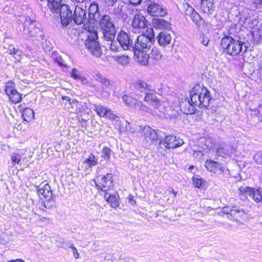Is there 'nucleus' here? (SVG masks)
Instances as JSON below:
<instances>
[{"mask_svg":"<svg viewBox=\"0 0 262 262\" xmlns=\"http://www.w3.org/2000/svg\"><path fill=\"white\" fill-rule=\"evenodd\" d=\"M124 6V3L122 1H119L117 6H115L114 8V13L115 14L118 16L121 15L123 13V8Z\"/></svg>","mask_w":262,"mask_h":262,"instance_id":"43","label":"nucleus"},{"mask_svg":"<svg viewBox=\"0 0 262 262\" xmlns=\"http://www.w3.org/2000/svg\"><path fill=\"white\" fill-rule=\"evenodd\" d=\"M147 23L145 17L140 14H136L131 19V25L134 28H144L147 26Z\"/></svg>","mask_w":262,"mask_h":262,"instance_id":"20","label":"nucleus"},{"mask_svg":"<svg viewBox=\"0 0 262 262\" xmlns=\"http://www.w3.org/2000/svg\"><path fill=\"white\" fill-rule=\"evenodd\" d=\"M62 99L63 100H67L68 101H70V98L68 96H64V97H62Z\"/></svg>","mask_w":262,"mask_h":262,"instance_id":"62","label":"nucleus"},{"mask_svg":"<svg viewBox=\"0 0 262 262\" xmlns=\"http://www.w3.org/2000/svg\"><path fill=\"white\" fill-rule=\"evenodd\" d=\"M69 248H71L73 250V256L76 258L77 259L79 257V254L76 248V247L74 246L73 244H70V245L69 246Z\"/></svg>","mask_w":262,"mask_h":262,"instance_id":"49","label":"nucleus"},{"mask_svg":"<svg viewBox=\"0 0 262 262\" xmlns=\"http://www.w3.org/2000/svg\"><path fill=\"white\" fill-rule=\"evenodd\" d=\"M70 244H71V243L70 242H64L62 243L63 245H64L65 246H66L67 247H68L69 248V246L70 245Z\"/></svg>","mask_w":262,"mask_h":262,"instance_id":"61","label":"nucleus"},{"mask_svg":"<svg viewBox=\"0 0 262 262\" xmlns=\"http://www.w3.org/2000/svg\"><path fill=\"white\" fill-rule=\"evenodd\" d=\"M8 262H25L24 260L21 259H16L14 260H11L9 261Z\"/></svg>","mask_w":262,"mask_h":262,"instance_id":"60","label":"nucleus"},{"mask_svg":"<svg viewBox=\"0 0 262 262\" xmlns=\"http://www.w3.org/2000/svg\"><path fill=\"white\" fill-rule=\"evenodd\" d=\"M135 93L139 97H142L148 92H155L152 86L146 82L141 80H138L134 85Z\"/></svg>","mask_w":262,"mask_h":262,"instance_id":"13","label":"nucleus"},{"mask_svg":"<svg viewBox=\"0 0 262 262\" xmlns=\"http://www.w3.org/2000/svg\"><path fill=\"white\" fill-rule=\"evenodd\" d=\"M149 56L150 59H153L156 61L160 60L163 57L162 53L160 51L159 49L156 47L152 48L151 52Z\"/></svg>","mask_w":262,"mask_h":262,"instance_id":"32","label":"nucleus"},{"mask_svg":"<svg viewBox=\"0 0 262 262\" xmlns=\"http://www.w3.org/2000/svg\"><path fill=\"white\" fill-rule=\"evenodd\" d=\"M104 117L111 120H115L117 118H118V117L114 114L113 111L108 108H107V110L106 111L105 114V116Z\"/></svg>","mask_w":262,"mask_h":262,"instance_id":"45","label":"nucleus"},{"mask_svg":"<svg viewBox=\"0 0 262 262\" xmlns=\"http://www.w3.org/2000/svg\"><path fill=\"white\" fill-rule=\"evenodd\" d=\"M115 58V60L122 65H126L129 62V58L127 55L117 56Z\"/></svg>","mask_w":262,"mask_h":262,"instance_id":"40","label":"nucleus"},{"mask_svg":"<svg viewBox=\"0 0 262 262\" xmlns=\"http://www.w3.org/2000/svg\"><path fill=\"white\" fill-rule=\"evenodd\" d=\"M8 52L10 54H15L16 52H17V50H16L15 48H13L11 49H9L8 50Z\"/></svg>","mask_w":262,"mask_h":262,"instance_id":"56","label":"nucleus"},{"mask_svg":"<svg viewBox=\"0 0 262 262\" xmlns=\"http://www.w3.org/2000/svg\"><path fill=\"white\" fill-rule=\"evenodd\" d=\"M152 26L160 30H170L171 24L167 21L162 18H154L152 21Z\"/></svg>","mask_w":262,"mask_h":262,"instance_id":"25","label":"nucleus"},{"mask_svg":"<svg viewBox=\"0 0 262 262\" xmlns=\"http://www.w3.org/2000/svg\"><path fill=\"white\" fill-rule=\"evenodd\" d=\"M94 110L96 112L98 115L101 117L105 116V114L107 110L108 107H105L100 104H95Z\"/></svg>","mask_w":262,"mask_h":262,"instance_id":"38","label":"nucleus"},{"mask_svg":"<svg viewBox=\"0 0 262 262\" xmlns=\"http://www.w3.org/2000/svg\"><path fill=\"white\" fill-rule=\"evenodd\" d=\"M140 111H141L142 113H144V112H149L150 110L147 106L143 104L141 106V108L140 109Z\"/></svg>","mask_w":262,"mask_h":262,"instance_id":"54","label":"nucleus"},{"mask_svg":"<svg viewBox=\"0 0 262 262\" xmlns=\"http://www.w3.org/2000/svg\"><path fill=\"white\" fill-rule=\"evenodd\" d=\"M252 35L254 41L256 43H258L262 40V28L254 29L253 31L252 32Z\"/></svg>","mask_w":262,"mask_h":262,"instance_id":"35","label":"nucleus"},{"mask_svg":"<svg viewBox=\"0 0 262 262\" xmlns=\"http://www.w3.org/2000/svg\"><path fill=\"white\" fill-rule=\"evenodd\" d=\"M71 2L74 3L75 6L76 5H79L81 6V5H83V3L85 2V0H70Z\"/></svg>","mask_w":262,"mask_h":262,"instance_id":"50","label":"nucleus"},{"mask_svg":"<svg viewBox=\"0 0 262 262\" xmlns=\"http://www.w3.org/2000/svg\"><path fill=\"white\" fill-rule=\"evenodd\" d=\"M209 42L208 38L207 37H205L204 36H202V38L201 40V43L203 44L204 46H207Z\"/></svg>","mask_w":262,"mask_h":262,"instance_id":"53","label":"nucleus"},{"mask_svg":"<svg viewBox=\"0 0 262 262\" xmlns=\"http://www.w3.org/2000/svg\"><path fill=\"white\" fill-rule=\"evenodd\" d=\"M87 39L85 41V43L87 42H91L92 41H96L98 39L97 31L93 28H89L86 32Z\"/></svg>","mask_w":262,"mask_h":262,"instance_id":"30","label":"nucleus"},{"mask_svg":"<svg viewBox=\"0 0 262 262\" xmlns=\"http://www.w3.org/2000/svg\"><path fill=\"white\" fill-rule=\"evenodd\" d=\"M98 163V158L93 154H91L82 163V166L85 168H91Z\"/></svg>","mask_w":262,"mask_h":262,"instance_id":"28","label":"nucleus"},{"mask_svg":"<svg viewBox=\"0 0 262 262\" xmlns=\"http://www.w3.org/2000/svg\"><path fill=\"white\" fill-rule=\"evenodd\" d=\"M21 156L19 154H14L11 156V160L14 164H18L20 161Z\"/></svg>","mask_w":262,"mask_h":262,"instance_id":"48","label":"nucleus"},{"mask_svg":"<svg viewBox=\"0 0 262 262\" xmlns=\"http://www.w3.org/2000/svg\"><path fill=\"white\" fill-rule=\"evenodd\" d=\"M205 166L206 168L211 172L215 174H221L224 171V167L222 164L213 160H206Z\"/></svg>","mask_w":262,"mask_h":262,"instance_id":"18","label":"nucleus"},{"mask_svg":"<svg viewBox=\"0 0 262 262\" xmlns=\"http://www.w3.org/2000/svg\"><path fill=\"white\" fill-rule=\"evenodd\" d=\"M142 0H129V3L133 5H138L142 2Z\"/></svg>","mask_w":262,"mask_h":262,"instance_id":"55","label":"nucleus"},{"mask_svg":"<svg viewBox=\"0 0 262 262\" xmlns=\"http://www.w3.org/2000/svg\"><path fill=\"white\" fill-rule=\"evenodd\" d=\"M37 188V192L39 195H42L45 200L42 201L41 206L39 209L42 211H45V209H50L55 206V201L52 197V192L50 186L48 183L40 184Z\"/></svg>","mask_w":262,"mask_h":262,"instance_id":"6","label":"nucleus"},{"mask_svg":"<svg viewBox=\"0 0 262 262\" xmlns=\"http://www.w3.org/2000/svg\"><path fill=\"white\" fill-rule=\"evenodd\" d=\"M61 23L63 26H67L74 20L73 13L70 7L67 5H62L59 10Z\"/></svg>","mask_w":262,"mask_h":262,"instance_id":"12","label":"nucleus"},{"mask_svg":"<svg viewBox=\"0 0 262 262\" xmlns=\"http://www.w3.org/2000/svg\"><path fill=\"white\" fill-rule=\"evenodd\" d=\"M153 29H148L146 32L139 35L134 40L133 51L146 52L148 51L155 42Z\"/></svg>","mask_w":262,"mask_h":262,"instance_id":"3","label":"nucleus"},{"mask_svg":"<svg viewBox=\"0 0 262 262\" xmlns=\"http://www.w3.org/2000/svg\"><path fill=\"white\" fill-rule=\"evenodd\" d=\"M147 12L151 16L164 17L167 14L166 7L159 4L158 0H144Z\"/></svg>","mask_w":262,"mask_h":262,"instance_id":"7","label":"nucleus"},{"mask_svg":"<svg viewBox=\"0 0 262 262\" xmlns=\"http://www.w3.org/2000/svg\"><path fill=\"white\" fill-rule=\"evenodd\" d=\"M71 76L72 77H73L75 79L79 80L82 83H86L87 82L86 78L85 77L81 76L80 75L79 71L76 68H74L72 69V72L71 74Z\"/></svg>","mask_w":262,"mask_h":262,"instance_id":"37","label":"nucleus"},{"mask_svg":"<svg viewBox=\"0 0 262 262\" xmlns=\"http://www.w3.org/2000/svg\"><path fill=\"white\" fill-rule=\"evenodd\" d=\"M183 7L185 9L184 13L186 16H189L190 17L194 14V13L196 12L193 8L189 5L188 4H184L183 5Z\"/></svg>","mask_w":262,"mask_h":262,"instance_id":"42","label":"nucleus"},{"mask_svg":"<svg viewBox=\"0 0 262 262\" xmlns=\"http://www.w3.org/2000/svg\"><path fill=\"white\" fill-rule=\"evenodd\" d=\"M246 214L244 209L234 206L230 210V212L227 213V217L231 220L239 221L244 219Z\"/></svg>","mask_w":262,"mask_h":262,"instance_id":"17","label":"nucleus"},{"mask_svg":"<svg viewBox=\"0 0 262 262\" xmlns=\"http://www.w3.org/2000/svg\"><path fill=\"white\" fill-rule=\"evenodd\" d=\"M116 2H117V0H109L108 1V5L109 6L113 5Z\"/></svg>","mask_w":262,"mask_h":262,"instance_id":"57","label":"nucleus"},{"mask_svg":"<svg viewBox=\"0 0 262 262\" xmlns=\"http://www.w3.org/2000/svg\"><path fill=\"white\" fill-rule=\"evenodd\" d=\"M99 25L103 38L106 40H114L116 30L111 17L107 15H103L100 18Z\"/></svg>","mask_w":262,"mask_h":262,"instance_id":"5","label":"nucleus"},{"mask_svg":"<svg viewBox=\"0 0 262 262\" xmlns=\"http://www.w3.org/2000/svg\"><path fill=\"white\" fill-rule=\"evenodd\" d=\"M117 39L123 50L133 51L135 40L133 36H130L124 31H121L117 34Z\"/></svg>","mask_w":262,"mask_h":262,"instance_id":"8","label":"nucleus"},{"mask_svg":"<svg viewBox=\"0 0 262 262\" xmlns=\"http://www.w3.org/2000/svg\"><path fill=\"white\" fill-rule=\"evenodd\" d=\"M157 38L161 46L166 47L170 43L172 37L168 32L163 31L158 34Z\"/></svg>","mask_w":262,"mask_h":262,"instance_id":"22","label":"nucleus"},{"mask_svg":"<svg viewBox=\"0 0 262 262\" xmlns=\"http://www.w3.org/2000/svg\"><path fill=\"white\" fill-rule=\"evenodd\" d=\"M105 200L111 204L112 207L116 208L119 205L118 199L115 195H111L108 193L105 192L104 195Z\"/></svg>","mask_w":262,"mask_h":262,"instance_id":"31","label":"nucleus"},{"mask_svg":"<svg viewBox=\"0 0 262 262\" xmlns=\"http://www.w3.org/2000/svg\"><path fill=\"white\" fill-rule=\"evenodd\" d=\"M144 100L148 104L154 106L156 108H158L160 105L161 102L156 97V95L152 92H148L145 95Z\"/></svg>","mask_w":262,"mask_h":262,"instance_id":"24","label":"nucleus"},{"mask_svg":"<svg viewBox=\"0 0 262 262\" xmlns=\"http://www.w3.org/2000/svg\"><path fill=\"white\" fill-rule=\"evenodd\" d=\"M46 2L48 3L49 8L53 12H57V10L60 9L61 5L60 0H47Z\"/></svg>","mask_w":262,"mask_h":262,"instance_id":"33","label":"nucleus"},{"mask_svg":"<svg viewBox=\"0 0 262 262\" xmlns=\"http://www.w3.org/2000/svg\"><path fill=\"white\" fill-rule=\"evenodd\" d=\"M140 132L144 135L145 140L148 145L154 144L159 139L160 132V130L153 129L148 126L141 127Z\"/></svg>","mask_w":262,"mask_h":262,"instance_id":"11","label":"nucleus"},{"mask_svg":"<svg viewBox=\"0 0 262 262\" xmlns=\"http://www.w3.org/2000/svg\"><path fill=\"white\" fill-rule=\"evenodd\" d=\"M85 46L93 55L97 57H100L102 55V51L98 41H92L90 43L88 42L87 43H85Z\"/></svg>","mask_w":262,"mask_h":262,"instance_id":"19","label":"nucleus"},{"mask_svg":"<svg viewBox=\"0 0 262 262\" xmlns=\"http://www.w3.org/2000/svg\"><path fill=\"white\" fill-rule=\"evenodd\" d=\"M22 115L24 120L28 122L34 118V113L32 109L27 107L24 110Z\"/></svg>","mask_w":262,"mask_h":262,"instance_id":"34","label":"nucleus"},{"mask_svg":"<svg viewBox=\"0 0 262 262\" xmlns=\"http://www.w3.org/2000/svg\"><path fill=\"white\" fill-rule=\"evenodd\" d=\"M190 19L199 28L202 29L206 26V23L197 12L190 17Z\"/></svg>","mask_w":262,"mask_h":262,"instance_id":"29","label":"nucleus"},{"mask_svg":"<svg viewBox=\"0 0 262 262\" xmlns=\"http://www.w3.org/2000/svg\"><path fill=\"white\" fill-rule=\"evenodd\" d=\"M95 78L96 81L100 82L103 85V88H101L98 90V92L102 94L105 93L107 95H108L109 94L108 91H110L113 87V83L111 81L106 77L100 73L96 74Z\"/></svg>","mask_w":262,"mask_h":262,"instance_id":"16","label":"nucleus"},{"mask_svg":"<svg viewBox=\"0 0 262 262\" xmlns=\"http://www.w3.org/2000/svg\"><path fill=\"white\" fill-rule=\"evenodd\" d=\"M86 4L81 5V6L76 5L73 13L74 21L75 24L79 25L84 23L87 20L86 14L85 9Z\"/></svg>","mask_w":262,"mask_h":262,"instance_id":"14","label":"nucleus"},{"mask_svg":"<svg viewBox=\"0 0 262 262\" xmlns=\"http://www.w3.org/2000/svg\"><path fill=\"white\" fill-rule=\"evenodd\" d=\"M69 103L70 104H78V102L76 99H70V101H69Z\"/></svg>","mask_w":262,"mask_h":262,"instance_id":"59","label":"nucleus"},{"mask_svg":"<svg viewBox=\"0 0 262 262\" xmlns=\"http://www.w3.org/2000/svg\"><path fill=\"white\" fill-rule=\"evenodd\" d=\"M258 2H259L260 3H262V0H257Z\"/></svg>","mask_w":262,"mask_h":262,"instance_id":"64","label":"nucleus"},{"mask_svg":"<svg viewBox=\"0 0 262 262\" xmlns=\"http://www.w3.org/2000/svg\"><path fill=\"white\" fill-rule=\"evenodd\" d=\"M110 41H111L110 45V50L113 52H119L120 47L117 44V42L114 41V40Z\"/></svg>","mask_w":262,"mask_h":262,"instance_id":"46","label":"nucleus"},{"mask_svg":"<svg viewBox=\"0 0 262 262\" xmlns=\"http://www.w3.org/2000/svg\"><path fill=\"white\" fill-rule=\"evenodd\" d=\"M250 198L257 203L260 202L262 201V195L260 188L256 189L253 188Z\"/></svg>","mask_w":262,"mask_h":262,"instance_id":"36","label":"nucleus"},{"mask_svg":"<svg viewBox=\"0 0 262 262\" xmlns=\"http://www.w3.org/2000/svg\"><path fill=\"white\" fill-rule=\"evenodd\" d=\"M88 21H91L92 20H96L100 17V12L99 11L98 5L96 3H92L90 4L88 9Z\"/></svg>","mask_w":262,"mask_h":262,"instance_id":"23","label":"nucleus"},{"mask_svg":"<svg viewBox=\"0 0 262 262\" xmlns=\"http://www.w3.org/2000/svg\"><path fill=\"white\" fill-rule=\"evenodd\" d=\"M142 58L140 59V56L138 57L139 58V61L141 62V64L143 65H146L148 63L149 60H151L150 58L149 57V54H142L141 57Z\"/></svg>","mask_w":262,"mask_h":262,"instance_id":"44","label":"nucleus"},{"mask_svg":"<svg viewBox=\"0 0 262 262\" xmlns=\"http://www.w3.org/2000/svg\"><path fill=\"white\" fill-rule=\"evenodd\" d=\"M234 149L232 146L229 144H221L216 150V154L218 156L226 157H231L233 154Z\"/></svg>","mask_w":262,"mask_h":262,"instance_id":"21","label":"nucleus"},{"mask_svg":"<svg viewBox=\"0 0 262 262\" xmlns=\"http://www.w3.org/2000/svg\"><path fill=\"white\" fill-rule=\"evenodd\" d=\"M252 187H250L246 186H240L238 189V196L242 200H245L248 199L249 196L250 198L251 195L252 190Z\"/></svg>","mask_w":262,"mask_h":262,"instance_id":"26","label":"nucleus"},{"mask_svg":"<svg viewBox=\"0 0 262 262\" xmlns=\"http://www.w3.org/2000/svg\"><path fill=\"white\" fill-rule=\"evenodd\" d=\"M112 150L111 148L105 146L101 150V157L104 159L105 160L108 161L110 160Z\"/></svg>","mask_w":262,"mask_h":262,"instance_id":"41","label":"nucleus"},{"mask_svg":"<svg viewBox=\"0 0 262 262\" xmlns=\"http://www.w3.org/2000/svg\"><path fill=\"white\" fill-rule=\"evenodd\" d=\"M5 91L9 100L13 103H17L21 101V94L16 90L14 82L12 81L7 82L5 84Z\"/></svg>","mask_w":262,"mask_h":262,"instance_id":"10","label":"nucleus"},{"mask_svg":"<svg viewBox=\"0 0 262 262\" xmlns=\"http://www.w3.org/2000/svg\"><path fill=\"white\" fill-rule=\"evenodd\" d=\"M213 4L214 0H201L200 8L204 13H210Z\"/></svg>","mask_w":262,"mask_h":262,"instance_id":"27","label":"nucleus"},{"mask_svg":"<svg viewBox=\"0 0 262 262\" xmlns=\"http://www.w3.org/2000/svg\"><path fill=\"white\" fill-rule=\"evenodd\" d=\"M171 192L173 194V196L176 197L177 195V192L174 191H171Z\"/></svg>","mask_w":262,"mask_h":262,"instance_id":"63","label":"nucleus"},{"mask_svg":"<svg viewBox=\"0 0 262 262\" xmlns=\"http://www.w3.org/2000/svg\"><path fill=\"white\" fill-rule=\"evenodd\" d=\"M36 25V22L30 17L21 16L18 20L17 28L23 34L28 36L35 37L41 32Z\"/></svg>","mask_w":262,"mask_h":262,"instance_id":"4","label":"nucleus"},{"mask_svg":"<svg viewBox=\"0 0 262 262\" xmlns=\"http://www.w3.org/2000/svg\"><path fill=\"white\" fill-rule=\"evenodd\" d=\"M190 100L182 102L180 107L185 114H192L196 111L195 106L206 108L212 100L210 92L203 85L197 84L191 89L189 92Z\"/></svg>","mask_w":262,"mask_h":262,"instance_id":"1","label":"nucleus"},{"mask_svg":"<svg viewBox=\"0 0 262 262\" xmlns=\"http://www.w3.org/2000/svg\"><path fill=\"white\" fill-rule=\"evenodd\" d=\"M257 161L260 164H262V153L259 156H258L257 158Z\"/></svg>","mask_w":262,"mask_h":262,"instance_id":"58","label":"nucleus"},{"mask_svg":"<svg viewBox=\"0 0 262 262\" xmlns=\"http://www.w3.org/2000/svg\"><path fill=\"white\" fill-rule=\"evenodd\" d=\"M122 99L125 104L128 106L133 107L134 104L136 103V99L127 95H124L122 97Z\"/></svg>","mask_w":262,"mask_h":262,"instance_id":"39","label":"nucleus"},{"mask_svg":"<svg viewBox=\"0 0 262 262\" xmlns=\"http://www.w3.org/2000/svg\"><path fill=\"white\" fill-rule=\"evenodd\" d=\"M221 47L224 53L232 56L243 55L247 51V46L244 42L235 40L227 35L221 40Z\"/></svg>","mask_w":262,"mask_h":262,"instance_id":"2","label":"nucleus"},{"mask_svg":"<svg viewBox=\"0 0 262 262\" xmlns=\"http://www.w3.org/2000/svg\"><path fill=\"white\" fill-rule=\"evenodd\" d=\"M96 184L98 188L102 191H106L108 190L113 186L112 174L108 173L101 179L98 178Z\"/></svg>","mask_w":262,"mask_h":262,"instance_id":"15","label":"nucleus"},{"mask_svg":"<svg viewBox=\"0 0 262 262\" xmlns=\"http://www.w3.org/2000/svg\"><path fill=\"white\" fill-rule=\"evenodd\" d=\"M192 181L193 185L196 188H200L204 182L202 179L196 177H193L192 178Z\"/></svg>","mask_w":262,"mask_h":262,"instance_id":"47","label":"nucleus"},{"mask_svg":"<svg viewBox=\"0 0 262 262\" xmlns=\"http://www.w3.org/2000/svg\"><path fill=\"white\" fill-rule=\"evenodd\" d=\"M184 144L182 139L173 135H168L161 141L158 145L160 148L164 146L166 148H175L182 146Z\"/></svg>","mask_w":262,"mask_h":262,"instance_id":"9","label":"nucleus"},{"mask_svg":"<svg viewBox=\"0 0 262 262\" xmlns=\"http://www.w3.org/2000/svg\"><path fill=\"white\" fill-rule=\"evenodd\" d=\"M143 104L141 101H138L137 100H136V104H134L133 106L135 109L140 111V109L141 108V106Z\"/></svg>","mask_w":262,"mask_h":262,"instance_id":"51","label":"nucleus"},{"mask_svg":"<svg viewBox=\"0 0 262 262\" xmlns=\"http://www.w3.org/2000/svg\"><path fill=\"white\" fill-rule=\"evenodd\" d=\"M78 121L82 127H86L87 124V121L83 118H78Z\"/></svg>","mask_w":262,"mask_h":262,"instance_id":"52","label":"nucleus"}]
</instances>
